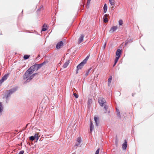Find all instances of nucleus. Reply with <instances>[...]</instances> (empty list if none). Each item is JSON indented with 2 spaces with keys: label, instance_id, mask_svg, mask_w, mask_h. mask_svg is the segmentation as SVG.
I'll use <instances>...</instances> for the list:
<instances>
[{
  "label": "nucleus",
  "instance_id": "f257e3e1",
  "mask_svg": "<svg viewBox=\"0 0 154 154\" xmlns=\"http://www.w3.org/2000/svg\"><path fill=\"white\" fill-rule=\"evenodd\" d=\"M33 72H34L31 69V68H29L26 71L23 75V78L24 79H26V82H30L32 79H30V77Z\"/></svg>",
  "mask_w": 154,
  "mask_h": 154
},
{
  "label": "nucleus",
  "instance_id": "f03ea898",
  "mask_svg": "<svg viewBox=\"0 0 154 154\" xmlns=\"http://www.w3.org/2000/svg\"><path fill=\"white\" fill-rule=\"evenodd\" d=\"M18 88V87L16 86L11 88L8 90L7 91L6 93L5 94V97L7 103H8V98L10 97L11 94L15 93L17 91Z\"/></svg>",
  "mask_w": 154,
  "mask_h": 154
},
{
  "label": "nucleus",
  "instance_id": "7ed1b4c3",
  "mask_svg": "<svg viewBox=\"0 0 154 154\" xmlns=\"http://www.w3.org/2000/svg\"><path fill=\"white\" fill-rule=\"evenodd\" d=\"M98 102L100 105L102 107L106 103L105 100L103 97H99Z\"/></svg>",
  "mask_w": 154,
  "mask_h": 154
},
{
  "label": "nucleus",
  "instance_id": "20e7f679",
  "mask_svg": "<svg viewBox=\"0 0 154 154\" xmlns=\"http://www.w3.org/2000/svg\"><path fill=\"white\" fill-rule=\"evenodd\" d=\"M40 64H35L31 66L30 68H31L33 71L34 72L35 70L37 71L42 67Z\"/></svg>",
  "mask_w": 154,
  "mask_h": 154
},
{
  "label": "nucleus",
  "instance_id": "39448f33",
  "mask_svg": "<svg viewBox=\"0 0 154 154\" xmlns=\"http://www.w3.org/2000/svg\"><path fill=\"white\" fill-rule=\"evenodd\" d=\"M63 45V41H60L58 42L56 45V48L57 49H59Z\"/></svg>",
  "mask_w": 154,
  "mask_h": 154
},
{
  "label": "nucleus",
  "instance_id": "423d86ee",
  "mask_svg": "<svg viewBox=\"0 0 154 154\" xmlns=\"http://www.w3.org/2000/svg\"><path fill=\"white\" fill-rule=\"evenodd\" d=\"M86 63L84 62L83 61H82L77 66V68L78 69H81L82 68L83 66Z\"/></svg>",
  "mask_w": 154,
  "mask_h": 154
},
{
  "label": "nucleus",
  "instance_id": "0eeeda50",
  "mask_svg": "<svg viewBox=\"0 0 154 154\" xmlns=\"http://www.w3.org/2000/svg\"><path fill=\"white\" fill-rule=\"evenodd\" d=\"M85 36V35L83 34H82L81 35L80 37L79 38V40L78 41V44H80L83 41V38Z\"/></svg>",
  "mask_w": 154,
  "mask_h": 154
},
{
  "label": "nucleus",
  "instance_id": "6e6552de",
  "mask_svg": "<svg viewBox=\"0 0 154 154\" xmlns=\"http://www.w3.org/2000/svg\"><path fill=\"white\" fill-rule=\"evenodd\" d=\"M122 53V50L120 49L117 50L116 52V55L117 57H120Z\"/></svg>",
  "mask_w": 154,
  "mask_h": 154
},
{
  "label": "nucleus",
  "instance_id": "1a4fd4ad",
  "mask_svg": "<svg viewBox=\"0 0 154 154\" xmlns=\"http://www.w3.org/2000/svg\"><path fill=\"white\" fill-rule=\"evenodd\" d=\"M127 145V143L126 140H125L124 143L122 144V148L123 149L125 150L126 149Z\"/></svg>",
  "mask_w": 154,
  "mask_h": 154
},
{
  "label": "nucleus",
  "instance_id": "9d476101",
  "mask_svg": "<svg viewBox=\"0 0 154 154\" xmlns=\"http://www.w3.org/2000/svg\"><path fill=\"white\" fill-rule=\"evenodd\" d=\"M118 27L117 26H114L112 27L109 30V32H115L117 29Z\"/></svg>",
  "mask_w": 154,
  "mask_h": 154
},
{
  "label": "nucleus",
  "instance_id": "9b49d317",
  "mask_svg": "<svg viewBox=\"0 0 154 154\" xmlns=\"http://www.w3.org/2000/svg\"><path fill=\"white\" fill-rule=\"evenodd\" d=\"M109 15L108 14H105L104 15L103 18V20L104 23H106L108 21L107 19V17Z\"/></svg>",
  "mask_w": 154,
  "mask_h": 154
},
{
  "label": "nucleus",
  "instance_id": "f8f14e48",
  "mask_svg": "<svg viewBox=\"0 0 154 154\" xmlns=\"http://www.w3.org/2000/svg\"><path fill=\"white\" fill-rule=\"evenodd\" d=\"M94 128L93 123L91 121L90 124V131L92 132V131L94 130Z\"/></svg>",
  "mask_w": 154,
  "mask_h": 154
},
{
  "label": "nucleus",
  "instance_id": "ddd939ff",
  "mask_svg": "<svg viewBox=\"0 0 154 154\" xmlns=\"http://www.w3.org/2000/svg\"><path fill=\"white\" fill-rule=\"evenodd\" d=\"M34 136L35 139L36 140V142H37L38 140L39 137L38 133H35V134Z\"/></svg>",
  "mask_w": 154,
  "mask_h": 154
},
{
  "label": "nucleus",
  "instance_id": "4468645a",
  "mask_svg": "<svg viewBox=\"0 0 154 154\" xmlns=\"http://www.w3.org/2000/svg\"><path fill=\"white\" fill-rule=\"evenodd\" d=\"M69 63V61H68L64 63V64L63 66V68H65L67 67Z\"/></svg>",
  "mask_w": 154,
  "mask_h": 154
},
{
  "label": "nucleus",
  "instance_id": "2eb2a0df",
  "mask_svg": "<svg viewBox=\"0 0 154 154\" xmlns=\"http://www.w3.org/2000/svg\"><path fill=\"white\" fill-rule=\"evenodd\" d=\"M133 39L131 38L130 39H128L127 40H126L125 42V45H126L128 43L130 42H133Z\"/></svg>",
  "mask_w": 154,
  "mask_h": 154
},
{
  "label": "nucleus",
  "instance_id": "dca6fc26",
  "mask_svg": "<svg viewBox=\"0 0 154 154\" xmlns=\"http://www.w3.org/2000/svg\"><path fill=\"white\" fill-rule=\"evenodd\" d=\"M44 10V7L42 5H41L40 7L38 8L37 10V12H40L41 11L43 10Z\"/></svg>",
  "mask_w": 154,
  "mask_h": 154
},
{
  "label": "nucleus",
  "instance_id": "f3484780",
  "mask_svg": "<svg viewBox=\"0 0 154 154\" xmlns=\"http://www.w3.org/2000/svg\"><path fill=\"white\" fill-rule=\"evenodd\" d=\"M112 79V77L111 76H110L108 79V85L109 86L110 85V83L111 82V80Z\"/></svg>",
  "mask_w": 154,
  "mask_h": 154
},
{
  "label": "nucleus",
  "instance_id": "a211bd4d",
  "mask_svg": "<svg viewBox=\"0 0 154 154\" xmlns=\"http://www.w3.org/2000/svg\"><path fill=\"white\" fill-rule=\"evenodd\" d=\"M94 121L96 123V125L97 126L98 125L99 122H98V118L96 117H94Z\"/></svg>",
  "mask_w": 154,
  "mask_h": 154
},
{
  "label": "nucleus",
  "instance_id": "6ab92c4d",
  "mask_svg": "<svg viewBox=\"0 0 154 154\" xmlns=\"http://www.w3.org/2000/svg\"><path fill=\"white\" fill-rule=\"evenodd\" d=\"M103 9V10H104V13H106L107 11V6L106 4H105L104 5Z\"/></svg>",
  "mask_w": 154,
  "mask_h": 154
},
{
  "label": "nucleus",
  "instance_id": "aec40b11",
  "mask_svg": "<svg viewBox=\"0 0 154 154\" xmlns=\"http://www.w3.org/2000/svg\"><path fill=\"white\" fill-rule=\"evenodd\" d=\"M9 73H8L5 74L2 77V78H3L5 79V80H6L8 78L9 75Z\"/></svg>",
  "mask_w": 154,
  "mask_h": 154
},
{
  "label": "nucleus",
  "instance_id": "412c9836",
  "mask_svg": "<svg viewBox=\"0 0 154 154\" xmlns=\"http://www.w3.org/2000/svg\"><path fill=\"white\" fill-rule=\"evenodd\" d=\"M3 109V106L1 102H0V112H2Z\"/></svg>",
  "mask_w": 154,
  "mask_h": 154
},
{
  "label": "nucleus",
  "instance_id": "4be33fe9",
  "mask_svg": "<svg viewBox=\"0 0 154 154\" xmlns=\"http://www.w3.org/2000/svg\"><path fill=\"white\" fill-rule=\"evenodd\" d=\"M110 4H111V5L112 6H114V5L115 3V1L114 0H109Z\"/></svg>",
  "mask_w": 154,
  "mask_h": 154
},
{
  "label": "nucleus",
  "instance_id": "5701e85b",
  "mask_svg": "<svg viewBox=\"0 0 154 154\" xmlns=\"http://www.w3.org/2000/svg\"><path fill=\"white\" fill-rule=\"evenodd\" d=\"M48 61L47 60L45 61L42 63L41 64H40V66H41L42 67V66H43L44 65H45V64L48 63Z\"/></svg>",
  "mask_w": 154,
  "mask_h": 154
},
{
  "label": "nucleus",
  "instance_id": "b1692460",
  "mask_svg": "<svg viewBox=\"0 0 154 154\" xmlns=\"http://www.w3.org/2000/svg\"><path fill=\"white\" fill-rule=\"evenodd\" d=\"M45 24L43 26V27H42V31H45L47 30V28L45 27ZM46 27H47V26H46Z\"/></svg>",
  "mask_w": 154,
  "mask_h": 154
},
{
  "label": "nucleus",
  "instance_id": "393cba45",
  "mask_svg": "<svg viewBox=\"0 0 154 154\" xmlns=\"http://www.w3.org/2000/svg\"><path fill=\"white\" fill-rule=\"evenodd\" d=\"M92 103V100L91 99H88V106H89L90 104H91Z\"/></svg>",
  "mask_w": 154,
  "mask_h": 154
},
{
  "label": "nucleus",
  "instance_id": "a878e982",
  "mask_svg": "<svg viewBox=\"0 0 154 154\" xmlns=\"http://www.w3.org/2000/svg\"><path fill=\"white\" fill-rule=\"evenodd\" d=\"M91 69V68H89L88 70L85 73V76L86 77L88 75V74L90 72Z\"/></svg>",
  "mask_w": 154,
  "mask_h": 154
},
{
  "label": "nucleus",
  "instance_id": "bb28decb",
  "mask_svg": "<svg viewBox=\"0 0 154 154\" xmlns=\"http://www.w3.org/2000/svg\"><path fill=\"white\" fill-rule=\"evenodd\" d=\"M30 57V56L28 55H25L24 56L23 58L25 60H27Z\"/></svg>",
  "mask_w": 154,
  "mask_h": 154
},
{
  "label": "nucleus",
  "instance_id": "cd10ccee",
  "mask_svg": "<svg viewBox=\"0 0 154 154\" xmlns=\"http://www.w3.org/2000/svg\"><path fill=\"white\" fill-rule=\"evenodd\" d=\"M89 58V56H87L86 58L83 61L85 63H86L87 62Z\"/></svg>",
  "mask_w": 154,
  "mask_h": 154
},
{
  "label": "nucleus",
  "instance_id": "c85d7f7f",
  "mask_svg": "<svg viewBox=\"0 0 154 154\" xmlns=\"http://www.w3.org/2000/svg\"><path fill=\"white\" fill-rule=\"evenodd\" d=\"M29 139L30 140L33 141L35 140V138L34 137V136H31L29 137Z\"/></svg>",
  "mask_w": 154,
  "mask_h": 154
},
{
  "label": "nucleus",
  "instance_id": "c756f323",
  "mask_svg": "<svg viewBox=\"0 0 154 154\" xmlns=\"http://www.w3.org/2000/svg\"><path fill=\"white\" fill-rule=\"evenodd\" d=\"M77 141L79 143H81L82 142V139L81 137H79L77 139Z\"/></svg>",
  "mask_w": 154,
  "mask_h": 154
},
{
  "label": "nucleus",
  "instance_id": "7c9ffc66",
  "mask_svg": "<svg viewBox=\"0 0 154 154\" xmlns=\"http://www.w3.org/2000/svg\"><path fill=\"white\" fill-rule=\"evenodd\" d=\"M38 74L37 73H35L33 74H32L31 76H30V78L31 79H32L33 77Z\"/></svg>",
  "mask_w": 154,
  "mask_h": 154
},
{
  "label": "nucleus",
  "instance_id": "2f4dec72",
  "mask_svg": "<svg viewBox=\"0 0 154 154\" xmlns=\"http://www.w3.org/2000/svg\"><path fill=\"white\" fill-rule=\"evenodd\" d=\"M104 108L106 110L104 112V113H106L107 112L106 110L108 109V106L105 104L104 105Z\"/></svg>",
  "mask_w": 154,
  "mask_h": 154
},
{
  "label": "nucleus",
  "instance_id": "473e14b6",
  "mask_svg": "<svg viewBox=\"0 0 154 154\" xmlns=\"http://www.w3.org/2000/svg\"><path fill=\"white\" fill-rule=\"evenodd\" d=\"M123 21L122 20H120L119 21V25L120 26H121L123 24Z\"/></svg>",
  "mask_w": 154,
  "mask_h": 154
},
{
  "label": "nucleus",
  "instance_id": "72a5a7b5",
  "mask_svg": "<svg viewBox=\"0 0 154 154\" xmlns=\"http://www.w3.org/2000/svg\"><path fill=\"white\" fill-rule=\"evenodd\" d=\"M5 80V79L3 78H2L0 80V84H2Z\"/></svg>",
  "mask_w": 154,
  "mask_h": 154
},
{
  "label": "nucleus",
  "instance_id": "f704fd0d",
  "mask_svg": "<svg viewBox=\"0 0 154 154\" xmlns=\"http://www.w3.org/2000/svg\"><path fill=\"white\" fill-rule=\"evenodd\" d=\"M120 57H116L115 58V61H114L116 62H117L119 59Z\"/></svg>",
  "mask_w": 154,
  "mask_h": 154
},
{
  "label": "nucleus",
  "instance_id": "c9c22d12",
  "mask_svg": "<svg viewBox=\"0 0 154 154\" xmlns=\"http://www.w3.org/2000/svg\"><path fill=\"white\" fill-rule=\"evenodd\" d=\"M117 116L119 118V119H121V115H120V112H118V113H117Z\"/></svg>",
  "mask_w": 154,
  "mask_h": 154
},
{
  "label": "nucleus",
  "instance_id": "e433bc0d",
  "mask_svg": "<svg viewBox=\"0 0 154 154\" xmlns=\"http://www.w3.org/2000/svg\"><path fill=\"white\" fill-rule=\"evenodd\" d=\"M73 95L76 98L78 97V95L76 94V93H75L73 94Z\"/></svg>",
  "mask_w": 154,
  "mask_h": 154
},
{
  "label": "nucleus",
  "instance_id": "4c0bfd02",
  "mask_svg": "<svg viewBox=\"0 0 154 154\" xmlns=\"http://www.w3.org/2000/svg\"><path fill=\"white\" fill-rule=\"evenodd\" d=\"M99 149H98L96 151L95 153V154H99Z\"/></svg>",
  "mask_w": 154,
  "mask_h": 154
},
{
  "label": "nucleus",
  "instance_id": "58836bf2",
  "mask_svg": "<svg viewBox=\"0 0 154 154\" xmlns=\"http://www.w3.org/2000/svg\"><path fill=\"white\" fill-rule=\"evenodd\" d=\"M90 3V2H89L88 1H87V8H89Z\"/></svg>",
  "mask_w": 154,
  "mask_h": 154
},
{
  "label": "nucleus",
  "instance_id": "ea45409f",
  "mask_svg": "<svg viewBox=\"0 0 154 154\" xmlns=\"http://www.w3.org/2000/svg\"><path fill=\"white\" fill-rule=\"evenodd\" d=\"M24 153V151L23 150H22L20 151L18 154H23Z\"/></svg>",
  "mask_w": 154,
  "mask_h": 154
},
{
  "label": "nucleus",
  "instance_id": "a19ab883",
  "mask_svg": "<svg viewBox=\"0 0 154 154\" xmlns=\"http://www.w3.org/2000/svg\"><path fill=\"white\" fill-rule=\"evenodd\" d=\"M106 44V42L103 46V48L104 49H105V48Z\"/></svg>",
  "mask_w": 154,
  "mask_h": 154
},
{
  "label": "nucleus",
  "instance_id": "79ce46f5",
  "mask_svg": "<svg viewBox=\"0 0 154 154\" xmlns=\"http://www.w3.org/2000/svg\"><path fill=\"white\" fill-rule=\"evenodd\" d=\"M116 112L117 113H118V112H120L119 110L117 108H116Z\"/></svg>",
  "mask_w": 154,
  "mask_h": 154
},
{
  "label": "nucleus",
  "instance_id": "37998d69",
  "mask_svg": "<svg viewBox=\"0 0 154 154\" xmlns=\"http://www.w3.org/2000/svg\"><path fill=\"white\" fill-rule=\"evenodd\" d=\"M79 70V69H78L77 68L76 70V74H78V70Z\"/></svg>",
  "mask_w": 154,
  "mask_h": 154
},
{
  "label": "nucleus",
  "instance_id": "c03bdc74",
  "mask_svg": "<svg viewBox=\"0 0 154 154\" xmlns=\"http://www.w3.org/2000/svg\"><path fill=\"white\" fill-rule=\"evenodd\" d=\"M79 143L76 144H75V146H78L79 145Z\"/></svg>",
  "mask_w": 154,
  "mask_h": 154
},
{
  "label": "nucleus",
  "instance_id": "a18cd8bd",
  "mask_svg": "<svg viewBox=\"0 0 154 154\" xmlns=\"http://www.w3.org/2000/svg\"><path fill=\"white\" fill-rule=\"evenodd\" d=\"M40 57V55H39V54L38 55V56H37V58L38 57Z\"/></svg>",
  "mask_w": 154,
  "mask_h": 154
},
{
  "label": "nucleus",
  "instance_id": "49530a36",
  "mask_svg": "<svg viewBox=\"0 0 154 154\" xmlns=\"http://www.w3.org/2000/svg\"><path fill=\"white\" fill-rule=\"evenodd\" d=\"M116 64H115V63H114V64H113V66H114L115 65H116Z\"/></svg>",
  "mask_w": 154,
  "mask_h": 154
},
{
  "label": "nucleus",
  "instance_id": "de8ad7c7",
  "mask_svg": "<svg viewBox=\"0 0 154 154\" xmlns=\"http://www.w3.org/2000/svg\"><path fill=\"white\" fill-rule=\"evenodd\" d=\"M114 62H114V63H115V64H116V63H117V62H115V61H114Z\"/></svg>",
  "mask_w": 154,
  "mask_h": 154
},
{
  "label": "nucleus",
  "instance_id": "09e8293b",
  "mask_svg": "<svg viewBox=\"0 0 154 154\" xmlns=\"http://www.w3.org/2000/svg\"><path fill=\"white\" fill-rule=\"evenodd\" d=\"M91 1V0H88L87 1H88L89 2H90Z\"/></svg>",
  "mask_w": 154,
  "mask_h": 154
},
{
  "label": "nucleus",
  "instance_id": "8fccbe9b",
  "mask_svg": "<svg viewBox=\"0 0 154 154\" xmlns=\"http://www.w3.org/2000/svg\"><path fill=\"white\" fill-rule=\"evenodd\" d=\"M110 111H108V113H110Z\"/></svg>",
  "mask_w": 154,
  "mask_h": 154
},
{
  "label": "nucleus",
  "instance_id": "3c124183",
  "mask_svg": "<svg viewBox=\"0 0 154 154\" xmlns=\"http://www.w3.org/2000/svg\"><path fill=\"white\" fill-rule=\"evenodd\" d=\"M39 140H40V141L42 140H41V138H40V139H39Z\"/></svg>",
  "mask_w": 154,
  "mask_h": 154
},
{
  "label": "nucleus",
  "instance_id": "603ef678",
  "mask_svg": "<svg viewBox=\"0 0 154 154\" xmlns=\"http://www.w3.org/2000/svg\"><path fill=\"white\" fill-rule=\"evenodd\" d=\"M132 95L133 96H134V94H132Z\"/></svg>",
  "mask_w": 154,
  "mask_h": 154
},
{
  "label": "nucleus",
  "instance_id": "864d4df0",
  "mask_svg": "<svg viewBox=\"0 0 154 154\" xmlns=\"http://www.w3.org/2000/svg\"><path fill=\"white\" fill-rule=\"evenodd\" d=\"M23 12V10H22V13Z\"/></svg>",
  "mask_w": 154,
  "mask_h": 154
},
{
  "label": "nucleus",
  "instance_id": "5fc2aeb1",
  "mask_svg": "<svg viewBox=\"0 0 154 154\" xmlns=\"http://www.w3.org/2000/svg\"><path fill=\"white\" fill-rule=\"evenodd\" d=\"M72 154H74V153H72Z\"/></svg>",
  "mask_w": 154,
  "mask_h": 154
}]
</instances>
